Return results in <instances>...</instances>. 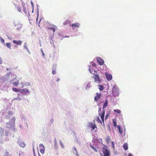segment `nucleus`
Returning <instances> with one entry per match:
<instances>
[{
	"label": "nucleus",
	"mask_w": 156,
	"mask_h": 156,
	"mask_svg": "<svg viewBox=\"0 0 156 156\" xmlns=\"http://www.w3.org/2000/svg\"><path fill=\"white\" fill-rule=\"evenodd\" d=\"M89 126L92 129H94L95 128H97L96 126L95 125V124L93 123L92 122L89 123Z\"/></svg>",
	"instance_id": "nucleus-10"
},
{
	"label": "nucleus",
	"mask_w": 156,
	"mask_h": 156,
	"mask_svg": "<svg viewBox=\"0 0 156 156\" xmlns=\"http://www.w3.org/2000/svg\"><path fill=\"white\" fill-rule=\"evenodd\" d=\"M117 128L118 129L119 131L120 134L122 135L123 133L122 129L120 128V126H117Z\"/></svg>",
	"instance_id": "nucleus-14"
},
{
	"label": "nucleus",
	"mask_w": 156,
	"mask_h": 156,
	"mask_svg": "<svg viewBox=\"0 0 156 156\" xmlns=\"http://www.w3.org/2000/svg\"><path fill=\"white\" fill-rule=\"evenodd\" d=\"M52 73L53 75H55L56 73V72L55 70H53Z\"/></svg>",
	"instance_id": "nucleus-33"
},
{
	"label": "nucleus",
	"mask_w": 156,
	"mask_h": 156,
	"mask_svg": "<svg viewBox=\"0 0 156 156\" xmlns=\"http://www.w3.org/2000/svg\"><path fill=\"white\" fill-rule=\"evenodd\" d=\"M101 95V93H97L96 94V96H95L94 98V101H98L100 98Z\"/></svg>",
	"instance_id": "nucleus-8"
},
{
	"label": "nucleus",
	"mask_w": 156,
	"mask_h": 156,
	"mask_svg": "<svg viewBox=\"0 0 156 156\" xmlns=\"http://www.w3.org/2000/svg\"><path fill=\"white\" fill-rule=\"evenodd\" d=\"M113 125H114L115 127H116V126L117 127V123H116V119H113Z\"/></svg>",
	"instance_id": "nucleus-19"
},
{
	"label": "nucleus",
	"mask_w": 156,
	"mask_h": 156,
	"mask_svg": "<svg viewBox=\"0 0 156 156\" xmlns=\"http://www.w3.org/2000/svg\"><path fill=\"white\" fill-rule=\"evenodd\" d=\"M123 148L125 150H128V144L126 143H125L123 145Z\"/></svg>",
	"instance_id": "nucleus-17"
},
{
	"label": "nucleus",
	"mask_w": 156,
	"mask_h": 156,
	"mask_svg": "<svg viewBox=\"0 0 156 156\" xmlns=\"http://www.w3.org/2000/svg\"><path fill=\"white\" fill-rule=\"evenodd\" d=\"M70 21H69L68 20H66L63 23V25H67L69 23Z\"/></svg>",
	"instance_id": "nucleus-21"
},
{
	"label": "nucleus",
	"mask_w": 156,
	"mask_h": 156,
	"mask_svg": "<svg viewBox=\"0 0 156 156\" xmlns=\"http://www.w3.org/2000/svg\"><path fill=\"white\" fill-rule=\"evenodd\" d=\"M128 156H133L131 154L129 153V154Z\"/></svg>",
	"instance_id": "nucleus-36"
},
{
	"label": "nucleus",
	"mask_w": 156,
	"mask_h": 156,
	"mask_svg": "<svg viewBox=\"0 0 156 156\" xmlns=\"http://www.w3.org/2000/svg\"><path fill=\"white\" fill-rule=\"evenodd\" d=\"M2 60L0 58V64H2Z\"/></svg>",
	"instance_id": "nucleus-34"
},
{
	"label": "nucleus",
	"mask_w": 156,
	"mask_h": 156,
	"mask_svg": "<svg viewBox=\"0 0 156 156\" xmlns=\"http://www.w3.org/2000/svg\"><path fill=\"white\" fill-rule=\"evenodd\" d=\"M108 104V101L106 100L103 105V109L107 107Z\"/></svg>",
	"instance_id": "nucleus-20"
},
{
	"label": "nucleus",
	"mask_w": 156,
	"mask_h": 156,
	"mask_svg": "<svg viewBox=\"0 0 156 156\" xmlns=\"http://www.w3.org/2000/svg\"><path fill=\"white\" fill-rule=\"evenodd\" d=\"M91 83H89L86 86V89L89 88L90 87Z\"/></svg>",
	"instance_id": "nucleus-27"
},
{
	"label": "nucleus",
	"mask_w": 156,
	"mask_h": 156,
	"mask_svg": "<svg viewBox=\"0 0 156 156\" xmlns=\"http://www.w3.org/2000/svg\"><path fill=\"white\" fill-rule=\"evenodd\" d=\"M19 146L22 147H25V144L23 142H20L19 143Z\"/></svg>",
	"instance_id": "nucleus-15"
},
{
	"label": "nucleus",
	"mask_w": 156,
	"mask_h": 156,
	"mask_svg": "<svg viewBox=\"0 0 156 156\" xmlns=\"http://www.w3.org/2000/svg\"><path fill=\"white\" fill-rule=\"evenodd\" d=\"M0 40L1 42H2V43L5 44V40L4 39L1 37H0Z\"/></svg>",
	"instance_id": "nucleus-31"
},
{
	"label": "nucleus",
	"mask_w": 156,
	"mask_h": 156,
	"mask_svg": "<svg viewBox=\"0 0 156 156\" xmlns=\"http://www.w3.org/2000/svg\"><path fill=\"white\" fill-rule=\"evenodd\" d=\"M90 146L91 147V148L92 149H93V150H94L95 151L97 152L98 151L97 149L96 148H95L94 147H93V146L91 145H90Z\"/></svg>",
	"instance_id": "nucleus-28"
},
{
	"label": "nucleus",
	"mask_w": 156,
	"mask_h": 156,
	"mask_svg": "<svg viewBox=\"0 0 156 156\" xmlns=\"http://www.w3.org/2000/svg\"><path fill=\"white\" fill-rule=\"evenodd\" d=\"M19 84V82L18 81H16L13 83V84L15 86H17Z\"/></svg>",
	"instance_id": "nucleus-30"
},
{
	"label": "nucleus",
	"mask_w": 156,
	"mask_h": 156,
	"mask_svg": "<svg viewBox=\"0 0 156 156\" xmlns=\"http://www.w3.org/2000/svg\"><path fill=\"white\" fill-rule=\"evenodd\" d=\"M6 69H7V70H9V68H7Z\"/></svg>",
	"instance_id": "nucleus-41"
},
{
	"label": "nucleus",
	"mask_w": 156,
	"mask_h": 156,
	"mask_svg": "<svg viewBox=\"0 0 156 156\" xmlns=\"http://www.w3.org/2000/svg\"><path fill=\"white\" fill-rule=\"evenodd\" d=\"M2 129V128L1 127H0V130Z\"/></svg>",
	"instance_id": "nucleus-43"
},
{
	"label": "nucleus",
	"mask_w": 156,
	"mask_h": 156,
	"mask_svg": "<svg viewBox=\"0 0 156 156\" xmlns=\"http://www.w3.org/2000/svg\"><path fill=\"white\" fill-rule=\"evenodd\" d=\"M97 59L100 65H103L104 63V61L103 59L101 58L100 57H98L97 58Z\"/></svg>",
	"instance_id": "nucleus-6"
},
{
	"label": "nucleus",
	"mask_w": 156,
	"mask_h": 156,
	"mask_svg": "<svg viewBox=\"0 0 156 156\" xmlns=\"http://www.w3.org/2000/svg\"><path fill=\"white\" fill-rule=\"evenodd\" d=\"M101 108H99V110L100 111V110H101Z\"/></svg>",
	"instance_id": "nucleus-45"
},
{
	"label": "nucleus",
	"mask_w": 156,
	"mask_h": 156,
	"mask_svg": "<svg viewBox=\"0 0 156 156\" xmlns=\"http://www.w3.org/2000/svg\"><path fill=\"white\" fill-rule=\"evenodd\" d=\"M56 28V26L55 25H54L53 27H48V29L50 30H52L53 31V34H54L55 31V30Z\"/></svg>",
	"instance_id": "nucleus-13"
},
{
	"label": "nucleus",
	"mask_w": 156,
	"mask_h": 156,
	"mask_svg": "<svg viewBox=\"0 0 156 156\" xmlns=\"http://www.w3.org/2000/svg\"><path fill=\"white\" fill-rule=\"evenodd\" d=\"M98 88L100 91H102L103 90V87L102 85H98Z\"/></svg>",
	"instance_id": "nucleus-25"
},
{
	"label": "nucleus",
	"mask_w": 156,
	"mask_h": 156,
	"mask_svg": "<svg viewBox=\"0 0 156 156\" xmlns=\"http://www.w3.org/2000/svg\"><path fill=\"white\" fill-rule=\"evenodd\" d=\"M89 71L90 73H92L91 70L90 69H89Z\"/></svg>",
	"instance_id": "nucleus-35"
},
{
	"label": "nucleus",
	"mask_w": 156,
	"mask_h": 156,
	"mask_svg": "<svg viewBox=\"0 0 156 156\" xmlns=\"http://www.w3.org/2000/svg\"><path fill=\"white\" fill-rule=\"evenodd\" d=\"M59 79H58V80H57V81H59Z\"/></svg>",
	"instance_id": "nucleus-44"
},
{
	"label": "nucleus",
	"mask_w": 156,
	"mask_h": 156,
	"mask_svg": "<svg viewBox=\"0 0 156 156\" xmlns=\"http://www.w3.org/2000/svg\"><path fill=\"white\" fill-rule=\"evenodd\" d=\"M17 9L19 12H21V7H18Z\"/></svg>",
	"instance_id": "nucleus-32"
},
{
	"label": "nucleus",
	"mask_w": 156,
	"mask_h": 156,
	"mask_svg": "<svg viewBox=\"0 0 156 156\" xmlns=\"http://www.w3.org/2000/svg\"><path fill=\"white\" fill-rule=\"evenodd\" d=\"M16 119L15 117H13L10 119L9 122H7L6 123V125H9L10 126H12L15 125Z\"/></svg>",
	"instance_id": "nucleus-4"
},
{
	"label": "nucleus",
	"mask_w": 156,
	"mask_h": 156,
	"mask_svg": "<svg viewBox=\"0 0 156 156\" xmlns=\"http://www.w3.org/2000/svg\"><path fill=\"white\" fill-rule=\"evenodd\" d=\"M105 114V111H103V112L102 113H100L99 114V116H100L103 122V123H104V117Z\"/></svg>",
	"instance_id": "nucleus-11"
},
{
	"label": "nucleus",
	"mask_w": 156,
	"mask_h": 156,
	"mask_svg": "<svg viewBox=\"0 0 156 156\" xmlns=\"http://www.w3.org/2000/svg\"><path fill=\"white\" fill-rule=\"evenodd\" d=\"M39 147L40 148V151L41 154H44L45 151V147L44 145L42 144H39Z\"/></svg>",
	"instance_id": "nucleus-5"
},
{
	"label": "nucleus",
	"mask_w": 156,
	"mask_h": 156,
	"mask_svg": "<svg viewBox=\"0 0 156 156\" xmlns=\"http://www.w3.org/2000/svg\"><path fill=\"white\" fill-rule=\"evenodd\" d=\"M33 153H34V154H35V151H34V149H33Z\"/></svg>",
	"instance_id": "nucleus-38"
},
{
	"label": "nucleus",
	"mask_w": 156,
	"mask_h": 156,
	"mask_svg": "<svg viewBox=\"0 0 156 156\" xmlns=\"http://www.w3.org/2000/svg\"><path fill=\"white\" fill-rule=\"evenodd\" d=\"M20 155H21V154H20L19 153V156H20Z\"/></svg>",
	"instance_id": "nucleus-42"
},
{
	"label": "nucleus",
	"mask_w": 156,
	"mask_h": 156,
	"mask_svg": "<svg viewBox=\"0 0 156 156\" xmlns=\"http://www.w3.org/2000/svg\"><path fill=\"white\" fill-rule=\"evenodd\" d=\"M71 26L73 27H79L80 26V24L78 23H75L72 24Z\"/></svg>",
	"instance_id": "nucleus-16"
},
{
	"label": "nucleus",
	"mask_w": 156,
	"mask_h": 156,
	"mask_svg": "<svg viewBox=\"0 0 156 156\" xmlns=\"http://www.w3.org/2000/svg\"><path fill=\"white\" fill-rule=\"evenodd\" d=\"M12 91L16 92H20V90H19V89L13 87L12 88Z\"/></svg>",
	"instance_id": "nucleus-18"
},
{
	"label": "nucleus",
	"mask_w": 156,
	"mask_h": 156,
	"mask_svg": "<svg viewBox=\"0 0 156 156\" xmlns=\"http://www.w3.org/2000/svg\"><path fill=\"white\" fill-rule=\"evenodd\" d=\"M9 114H13L12 112H9Z\"/></svg>",
	"instance_id": "nucleus-37"
},
{
	"label": "nucleus",
	"mask_w": 156,
	"mask_h": 156,
	"mask_svg": "<svg viewBox=\"0 0 156 156\" xmlns=\"http://www.w3.org/2000/svg\"><path fill=\"white\" fill-rule=\"evenodd\" d=\"M113 111L115 112H116L119 114L121 112V111L119 109H115Z\"/></svg>",
	"instance_id": "nucleus-29"
},
{
	"label": "nucleus",
	"mask_w": 156,
	"mask_h": 156,
	"mask_svg": "<svg viewBox=\"0 0 156 156\" xmlns=\"http://www.w3.org/2000/svg\"><path fill=\"white\" fill-rule=\"evenodd\" d=\"M110 141V138L109 136H107L106 138V142L107 144H108Z\"/></svg>",
	"instance_id": "nucleus-23"
},
{
	"label": "nucleus",
	"mask_w": 156,
	"mask_h": 156,
	"mask_svg": "<svg viewBox=\"0 0 156 156\" xmlns=\"http://www.w3.org/2000/svg\"><path fill=\"white\" fill-rule=\"evenodd\" d=\"M20 92L21 93H23L25 94H27V93L29 92V90L27 88H24L22 90H20Z\"/></svg>",
	"instance_id": "nucleus-9"
},
{
	"label": "nucleus",
	"mask_w": 156,
	"mask_h": 156,
	"mask_svg": "<svg viewBox=\"0 0 156 156\" xmlns=\"http://www.w3.org/2000/svg\"><path fill=\"white\" fill-rule=\"evenodd\" d=\"M101 156H102V154H101Z\"/></svg>",
	"instance_id": "nucleus-46"
},
{
	"label": "nucleus",
	"mask_w": 156,
	"mask_h": 156,
	"mask_svg": "<svg viewBox=\"0 0 156 156\" xmlns=\"http://www.w3.org/2000/svg\"><path fill=\"white\" fill-rule=\"evenodd\" d=\"M94 76H92V77L94 78V81L95 82L99 83V84L101 83V80L99 76L96 74H95V73H94Z\"/></svg>",
	"instance_id": "nucleus-3"
},
{
	"label": "nucleus",
	"mask_w": 156,
	"mask_h": 156,
	"mask_svg": "<svg viewBox=\"0 0 156 156\" xmlns=\"http://www.w3.org/2000/svg\"><path fill=\"white\" fill-rule=\"evenodd\" d=\"M108 115H107L105 117V119H106L108 117Z\"/></svg>",
	"instance_id": "nucleus-39"
},
{
	"label": "nucleus",
	"mask_w": 156,
	"mask_h": 156,
	"mask_svg": "<svg viewBox=\"0 0 156 156\" xmlns=\"http://www.w3.org/2000/svg\"><path fill=\"white\" fill-rule=\"evenodd\" d=\"M102 151L103 154V156H110V151L108 150L107 146L103 147L102 148Z\"/></svg>",
	"instance_id": "nucleus-1"
},
{
	"label": "nucleus",
	"mask_w": 156,
	"mask_h": 156,
	"mask_svg": "<svg viewBox=\"0 0 156 156\" xmlns=\"http://www.w3.org/2000/svg\"><path fill=\"white\" fill-rule=\"evenodd\" d=\"M34 156H36L35 154H34Z\"/></svg>",
	"instance_id": "nucleus-47"
},
{
	"label": "nucleus",
	"mask_w": 156,
	"mask_h": 156,
	"mask_svg": "<svg viewBox=\"0 0 156 156\" xmlns=\"http://www.w3.org/2000/svg\"><path fill=\"white\" fill-rule=\"evenodd\" d=\"M119 88L115 86H113L112 90V94L114 97H116L119 95Z\"/></svg>",
	"instance_id": "nucleus-2"
},
{
	"label": "nucleus",
	"mask_w": 156,
	"mask_h": 156,
	"mask_svg": "<svg viewBox=\"0 0 156 156\" xmlns=\"http://www.w3.org/2000/svg\"><path fill=\"white\" fill-rule=\"evenodd\" d=\"M106 78L108 81H111L112 78V76L111 74L107 73H105Z\"/></svg>",
	"instance_id": "nucleus-7"
},
{
	"label": "nucleus",
	"mask_w": 156,
	"mask_h": 156,
	"mask_svg": "<svg viewBox=\"0 0 156 156\" xmlns=\"http://www.w3.org/2000/svg\"><path fill=\"white\" fill-rule=\"evenodd\" d=\"M12 42L13 43L18 45H20L22 43V41H17L16 40H13Z\"/></svg>",
	"instance_id": "nucleus-12"
},
{
	"label": "nucleus",
	"mask_w": 156,
	"mask_h": 156,
	"mask_svg": "<svg viewBox=\"0 0 156 156\" xmlns=\"http://www.w3.org/2000/svg\"><path fill=\"white\" fill-rule=\"evenodd\" d=\"M74 150H75V151H76V148L75 147V148H74Z\"/></svg>",
	"instance_id": "nucleus-40"
},
{
	"label": "nucleus",
	"mask_w": 156,
	"mask_h": 156,
	"mask_svg": "<svg viewBox=\"0 0 156 156\" xmlns=\"http://www.w3.org/2000/svg\"><path fill=\"white\" fill-rule=\"evenodd\" d=\"M6 44L7 48H10V49H11V46L10 43H6Z\"/></svg>",
	"instance_id": "nucleus-26"
},
{
	"label": "nucleus",
	"mask_w": 156,
	"mask_h": 156,
	"mask_svg": "<svg viewBox=\"0 0 156 156\" xmlns=\"http://www.w3.org/2000/svg\"><path fill=\"white\" fill-rule=\"evenodd\" d=\"M96 120L98 123H102L100 119L99 116H97L96 117Z\"/></svg>",
	"instance_id": "nucleus-24"
},
{
	"label": "nucleus",
	"mask_w": 156,
	"mask_h": 156,
	"mask_svg": "<svg viewBox=\"0 0 156 156\" xmlns=\"http://www.w3.org/2000/svg\"><path fill=\"white\" fill-rule=\"evenodd\" d=\"M3 156H11L10 155L8 151L6 150L4 153Z\"/></svg>",
	"instance_id": "nucleus-22"
}]
</instances>
